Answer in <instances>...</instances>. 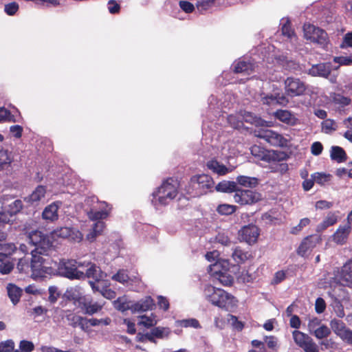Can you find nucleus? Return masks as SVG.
Listing matches in <instances>:
<instances>
[{"label": "nucleus", "instance_id": "3c124183", "mask_svg": "<svg viewBox=\"0 0 352 352\" xmlns=\"http://www.w3.org/2000/svg\"><path fill=\"white\" fill-rule=\"evenodd\" d=\"M236 207L230 204H221L217 207V212L221 214L229 215L235 211Z\"/></svg>", "mask_w": 352, "mask_h": 352}, {"label": "nucleus", "instance_id": "49530a36", "mask_svg": "<svg viewBox=\"0 0 352 352\" xmlns=\"http://www.w3.org/2000/svg\"><path fill=\"white\" fill-rule=\"evenodd\" d=\"M331 333L330 329L324 324L318 327L312 334H314L318 339H322L329 336Z\"/></svg>", "mask_w": 352, "mask_h": 352}, {"label": "nucleus", "instance_id": "f3484780", "mask_svg": "<svg viewBox=\"0 0 352 352\" xmlns=\"http://www.w3.org/2000/svg\"><path fill=\"white\" fill-rule=\"evenodd\" d=\"M79 303L82 305V309H84L85 313L88 315H93L98 313L102 309L104 305V302L101 301L94 302L85 296L79 298Z\"/></svg>", "mask_w": 352, "mask_h": 352}, {"label": "nucleus", "instance_id": "864d4df0", "mask_svg": "<svg viewBox=\"0 0 352 352\" xmlns=\"http://www.w3.org/2000/svg\"><path fill=\"white\" fill-rule=\"evenodd\" d=\"M111 279L124 284L129 280L128 274L124 270H120L116 274L113 275Z\"/></svg>", "mask_w": 352, "mask_h": 352}, {"label": "nucleus", "instance_id": "052dcab7", "mask_svg": "<svg viewBox=\"0 0 352 352\" xmlns=\"http://www.w3.org/2000/svg\"><path fill=\"white\" fill-rule=\"evenodd\" d=\"M14 268V264L12 262L7 261L0 263V273L2 274H9Z\"/></svg>", "mask_w": 352, "mask_h": 352}, {"label": "nucleus", "instance_id": "8fccbe9b", "mask_svg": "<svg viewBox=\"0 0 352 352\" xmlns=\"http://www.w3.org/2000/svg\"><path fill=\"white\" fill-rule=\"evenodd\" d=\"M17 250L14 243H0V251L3 255H10Z\"/></svg>", "mask_w": 352, "mask_h": 352}, {"label": "nucleus", "instance_id": "6ab92c4d", "mask_svg": "<svg viewBox=\"0 0 352 352\" xmlns=\"http://www.w3.org/2000/svg\"><path fill=\"white\" fill-rule=\"evenodd\" d=\"M351 231V223L347 222L344 226H340L333 234V241L338 244H344L346 243L348 236Z\"/></svg>", "mask_w": 352, "mask_h": 352}, {"label": "nucleus", "instance_id": "c03bdc74", "mask_svg": "<svg viewBox=\"0 0 352 352\" xmlns=\"http://www.w3.org/2000/svg\"><path fill=\"white\" fill-rule=\"evenodd\" d=\"M331 177V175L324 173H315L311 175V178L313 180L320 185L325 184L330 180Z\"/></svg>", "mask_w": 352, "mask_h": 352}, {"label": "nucleus", "instance_id": "4c0bfd02", "mask_svg": "<svg viewBox=\"0 0 352 352\" xmlns=\"http://www.w3.org/2000/svg\"><path fill=\"white\" fill-rule=\"evenodd\" d=\"M331 157L338 162H342L346 160V153L341 147L334 146L331 149Z\"/></svg>", "mask_w": 352, "mask_h": 352}, {"label": "nucleus", "instance_id": "ddd939ff", "mask_svg": "<svg viewBox=\"0 0 352 352\" xmlns=\"http://www.w3.org/2000/svg\"><path fill=\"white\" fill-rule=\"evenodd\" d=\"M54 237L69 239L74 242H80L83 238L82 234L78 230L69 227H61L53 232Z\"/></svg>", "mask_w": 352, "mask_h": 352}, {"label": "nucleus", "instance_id": "473e14b6", "mask_svg": "<svg viewBox=\"0 0 352 352\" xmlns=\"http://www.w3.org/2000/svg\"><path fill=\"white\" fill-rule=\"evenodd\" d=\"M115 307L121 311H125L126 310H131L133 313H135L133 302L128 301L124 298H119L114 303Z\"/></svg>", "mask_w": 352, "mask_h": 352}, {"label": "nucleus", "instance_id": "4468645a", "mask_svg": "<svg viewBox=\"0 0 352 352\" xmlns=\"http://www.w3.org/2000/svg\"><path fill=\"white\" fill-rule=\"evenodd\" d=\"M237 300L230 294L221 289L218 298L214 304L221 309L230 311L236 307Z\"/></svg>", "mask_w": 352, "mask_h": 352}, {"label": "nucleus", "instance_id": "f8f14e48", "mask_svg": "<svg viewBox=\"0 0 352 352\" xmlns=\"http://www.w3.org/2000/svg\"><path fill=\"white\" fill-rule=\"evenodd\" d=\"M28 238L35 248H41L45 250H54L52 243L50 238L41 231L34 230L29 233Z\"/></svg>", "mask_w": 352, "mask_h": 352}, {"label": "nucleus", "instance_id": "9d476101", "mask_svg": "<svg viewBox=\"0 0 352 352\" xmlns=\"http://www.w3.org/2000/svg\"><path fill=\"white\" fill-rule=\"evenodd\" d=\"M332 66L330 63H323L313 65L309 69L308 74L312 76H319L329 78L332 83L336 82L337 76L331 75Z\"/></svg>", "mask_w": 352, "mask_h": 352}, {"label": "nucleus", "instance_id": "ea45409f", "mask_svg": "<svg viewBox=\"0 0 352 352\" xmlns=\"http://www.w3.org/2000/svg\"><path fill=\"white\" fill-rule=\"evenodd\" d=\"M66 313L67 314L65 315V317L69 321V324L72 325L73 327H76L77 325L83 326V321H85L84 318L70 311H67Z\"/></svg>", "mask_w": 352, "mask_h": 352}, {"label": "nucleus", "instance_id": "58836bf2", "mask_svg": "<svg viewBox=\"0 0 352 352\" xmlns=\"http://www.w3.org/2000/svg\"><path fill=\"white\" fill-rule=\"evenodd\" d=\"M232 257L235 262L240 263L248 260L249 254L248 252L243 251L239 248H236L232 254Z\"/></svg>", "mask_w": 352, "mask_h": 352}, {"label": "nucleus", "instance_id": "bf43d9fd", "mask_svg": "<svg viewBox=\"0 0 352 352\" xmlns=\"http://www.w3.org/2000/svg\"><path fill=\"white\" fill-rule=\"evenodd\" d=\"M19 348L21 351L24 352H31L34 349V344L28 340H21L19 344Z\"/></svg>", "mask_w": 352, "mask_h": 352}, {"label": "nucleus", "instance_id": "6e6552de", "mask_svg": "<svg viewBox=\"0 0 352 352\" xmlns=\"http://www.w3.org/2000/svg\"><path fill=\"white\" fill-rule=\"evenodd\" d=\"M255 135L263 139L274 146L284 147L287 145V140L277 132L269 130L261 129L255 132Z\"/></svg>", "mask_w": 352, "mask_h": 352}, {"label": "nucleus", "instance_id": "a211bd4d", "mask_svg": "<svg viewBox=\"0 0 352 352\" xmlns=\"http://www.w3.org/2000/svg\"><path fill=\"white\" fill-rule=\"evenodd\" d=\"M251 154L263 161H275L278 158V153L274 151H267L259 146L254 145L250 148Z\"/></svg>", "mask_w": 352, "mask_h": 352}, {"label": "nucleus", "instance_id": "412c9836", "mask_svg": "<svg viewBox=\"0 0 352 352\" xmlns=\"http://www.w3.org/2000/svg\"><path fill=\"white\" fill-rule=\"evenodd\" d=\"M293 338L295 343L303 349L305 351L316 344L307 335L297 330L293 332Z\"/></svg>", "mask_w": 352, "mask_h": 352}, {"label": "nucleus", "instance_id": "09e8293b", "mask_svg": "<svg viewBox=\"0 0 352 352\" xmlns=\"http://www.w3.org/2000/svg\"><path fill=\"white\" fill-rule=\"evenodd\" d=\"M342 301L331 300V306L333 307L336 316L339 318H343L345 316L344 307L342 304Z\"/></svg>", "mask_w": 352, "mask_h": 352}, {"label": "nucleus", "instance_id": "20e7f679", "mask_svg": "<svg viewBox=\"0 0 352 352\" xmlns=\"http://www.w3.org/2000/svg\"><path fill=\"white\" fill-rule=\"evenodd\" d=\"M177 195V187L166 181L156 191L153 192L151 202L156 208L166 206L174 199Z\"/></svg>", "mask_w": 352, "mask_h": 352}, {"label": "nucleus", "instance_id": "13d9d810", "mask_svg": "<svg viewBox=\"0 0 352 352\" xmlns=\"http://www.w3.org/2000/svg\"><path fill=\"white\" fill-rule=\"evenodd\" d=\"M215 0H201L197 3V8L200 12L206 11L213 6Z\"/></svg>", "mask_w": 352, "mask_h": 352}, {"label": "nucleus", "instance_id": "4be33fe9", "mask_svg": "<svg viewBox=\"0 0 352 352\" xmlns=\"http://www.w3.org/2000/svg\"><path fill=\"white\" fill-rule=\"evenodd\" d=\"M338 212H329L316 228L317 232H322L327 228L336 224L338 220Z\"/></svg>", "mask_w": 352, "mask_h": 352}, {"label": "nucleus", "instance_id": "1a4fd4ad", "mask_svg": "<svg viewBox=\"0 0 352 352\" xmlns=\"http://www.w3.org/2000/svg\"><path fill=\"white\" fill-rule=\"evenodd\" d=\"M285 92L287 96L296 97L304 94L306 85L299 78L288 77L285 80Z\"/></svg>", "mask_w": 352, "mask_h": 352}, {"label": "nucleus", "instance_id": "2f4dec72", "mask_svg": "<svg viewBox=\"0 0 352 352\" xmlns=\"http://www.w3.org/2000/svg\"><path fill=\"white\" fill-rule=\"evenodd\" d=\"M219 256V254L217 251H212L208 252L206 254V258L210 262H214L213 264H211L209 266L208 270L210 272H214V274L219 273V267L220 266V263L217 261V258Z\"/></svg>", "mask_w": 352, "mask_h": 352}, {"label": "nucleus", "instance_id": "cd10ccee", "mask_svg": "<svg viewBox=\"0 0 352 352\" xmlns=\"http://www.w3.org/2000/svg\"><path fill=\"white\" fill-rule=\"evenodd\" d=\"M133 305L135 313L146 311L153 308L154 306V302L151 297L146 296L137 302H133Z\"/></svg>", "mask_w": 352, "mask_h": 352}, {"label": "nucleus", "instance_id": "de8ad7c7", "mask_svg": "<svg viewBox=\"0 0 352 352\" xmlns=\"http://www.w3.org/2000/svg\"><path fill=\"white\" fill-rule=\"evenodd\" d=\"M16 120L14 116L12 115L8 109L4 107L0 108V122H15Z\"/></svg>", "mask_w": 352, "mask_h": 352}, {"label": "nucleus", "instance_id": "a878e982", "mask_svg": "<svg viewBox=\"0 0 352 352\" xmlns=\"http://www.w3.org/2000/svg\"><path fill=\"white\" fill-rule=\"evenodd\" d=\"M8 296L13 305H16L21 297L22 289L14 284L9 283L6 287Z\"/></svg>", "mask_w": 352, "mask_h": 352}, {"label": "nucleus", "instance_id": "e2e57ef3", "mask_svg": "<svg viewBox=\"0 0 352 352\" xmlns=\"http://www.w3.org/2000/svg\"><path fill=\"white\" fill-rule=\"evenodd\" d=\"M326 309V302L322 298H318L315 303V309L318 314H322Z\"/></svg>", "mask_w": 352, "mask_h": 352}, {"label": "nucleus", "instance_id": "72a5a7b5", "mask_svg": "<svg viewBox=\"0 0 352 352\" xmlns=\"http://www.w3.org/2000/svg\"><path fill=\"white\" fill-rule=\"evenodd\" d=\"M138 324L146 328H150L157 324V319L155 316L153 314L150 316L142 315L139 316V321Z\"/></svg>", "mask_w": 352, "mask_h": 352}, {"label": "nucleus", "instance_id": "393cba45", "mask_svg": "<svg viewBox=\"0 0 352 352\" xmlns=\"http://www.w3.org/2000/svg\"><path fill=\"white\" fill-rule=\"evenodd\" d=\"M87 266L89 267L87 270L86 273H84V278L85 277L92 278L96 281L99 282L107 276V275L102 272L100 268L95 264L89 263Z\"/></svg>", "mask_w": 352, "mask_h": 352}, {"label": "nucleus", "instance_id": "37998d69", "mask_svg": "<svg viewBox=\"0 0 352 352\" xmlns=\"http://www.w3.org/2000/svg\"><path fill=\"white\" fill-rule=\"evenodd\" d=\"M13 160L11 153L7 150H0V168H3L5 166L10 165Z\"/></svg>", "mask_w": 352, "mask_h": 352}, {"label": "nucleus", "instance_id": "4d7b16f0", "mask_svg": "<svg viewBox=\"0 0 352 352\" xmlns=\"http://www.w3.org/2000/svg\"><path fill=\"white\" fill-rule=\"evenodd\" d=\"M14 348V342L12 340H8L0 342V352H12Z\"/></svg>", "mask_w": 352, "mask_h": 352}, {"label": "nucleus", "instance_id": "a19ab883", "mask_svg": "<svg viewBox=\"0 0 352 352\" xmlns=\"http://www.w3.org/2000/svg\"><path fill=\"white\" fill-rule=\"evenodd\" d=\"M311 223V219L305 217L300 220L298 225L293 226L290 230V233L292 234H299L304 228L308 226Z\"/></svg>", "mask_w": 352, "mask_h": 352}, {"label": "nucleus", "instance_id": "c756f323", "mask_svg": "<svg viewBox=\"0 0 352 352\" xmlns=\"http://www.w3.org/2000/svg\"><path fill=\"white\" fill-rule=\"evenodd\" d=\"M221 289L214 287L210 285H206L204 290L205 298L214 305Z\"/></svg>", "mask_w": 352, "mask_h": 352}, {"label": "nucleus", "instance_id": "423d86ee", "mask_svg": "<svg viewBox=\"0 0 352 352\" xmlns=\"http://www.w3.org/2000/svg\"><path fill=\"white\" fill-rule=\"evenodd\" d=\"M305 38L312 43L324 47L328 43V36L326 32L314 25L307 23L303 26Z\"/></svg>", "mask_w": 352, "mask_h": 352}, {"label": "nucleus", "instance_id": "9b49d317", "mask_svg": "<svg viewBox=\"0 0 352 352\" xmlns=\"http://www.w3.org/2000/svg\"><path fill=\"white\" fill-rule=\"evenodd\" d=\"M261 199L260 193L250 190H236L234 196L235 202L241 205L254 204Z\"/></svg>", "mask_w": 352, "mask_h": 352}, {"label": "nucleus", "instance_id": "f03ea898", "mask_svg": "<svg viewBox=\"0 0 352 352\" xmlns=\"http://www.w3.org/2000/svg\"><path fill=\"white\" fill-rule=\"evenodd\" d=\"M330 289L328 296L331 300L343 301L347 298V292L344 285L352 287V259L345 263L341 270L334 271L329 277Z\"/></svg>", "mask_w": 352, "mask_h": 352}, {"label": "nucleus", "instance_id": "69168bd1", "mask_svg": "<svg viewBox=\"0 0 352 352\" xmlns=\"http://www.w3.org/2000/svg\"><path fill=\"white\" fill-rule=\"evenodd\" d=\"M108 10L111 14H116L120 12V6L115 0L108 1Z\"/></svg>", "mask_w": 352, "mask_h": 352}, {"label": "nucleus", "instance_id": "603ef678", "mask_svg": "<svg viewBox=\"0 0 352 352\" xmlns=\"http://www.w3.org/2000/svg\"><path fill=\"white\" fill-rule=\"evenodd\" d=\"M152 335L158 338H164L168 337L170 333L168 328L166 327H155L152 330Z\"/></svg>", "mask_w": 352, "mask_h": 352}, {"label": "nucleus", "instance_id": "2eb2a0df", "mask_svg": "<svg viewBox=\"0 0 352 352\" xmlns=\"http://www.w3.org/2000/svg\"><path fill=\"white\" fill-rule=\"evenodd\" d=\"M258 236V228L254 225L245 226L239 232L240 240L244 241L248 244L254 243L257 241Z\"/></svg>", "mask_w": 352, "mask_h": 352}, {"label": "nucleus", "instance_id": "bb28decb", "mask_svg": "<svg viewBox=\"0 0 352 352\" xmlns=\"http://www.w3.org/2000/svg\"><path fill=\"white\" fill-rule=\"evenodd\" d=\"M274 116L280 121L290 125H294L297 122L296 117L287 110H278L274 113Z\"/></svg>", "mask_w": 352, "mask_h": 352}, {"label": "nucleus", "instance_id": "c85d7f7f", "mask_svg": "<svg viewBox=\"0 0 352 352\" xmlns=\"http://www.w3.org/2000/svg\"><path fill=\"white\" fill-rule=\"evenodd\" d=\"M46 188L43 186H37L25 199L32 204L36 203L45 199Z\"/></svg>", "mask_w": 352, "mask_h": 352}, {"label": "nucleus", "instance_id": "6e6d98bb", "mask_svg": "<svg viewBox=\"0 0 352 352\" xmlns=\"http://www.w3.org/2000/svg\"><path fill=\"white\" fill-rule=\"evenodd\" d=\"M333 61L338 63L340 65H351L352 54L349 56H336L333 58Z\"/></svg>", "mask_w": 352, "mask_h": 352}, {"label": "nucleus", "instance_id": "a18cd8bd", "mask_svg": "<svg viewBox=\"0 0 352 352\" xmlns=\"http://www.w3.org/2000/svg\"><path fill=\"white\" fill-rule=\"evenodd\" d=\"M336 129V123L331 119H326L322 122V131L325 133H331Z\"/></svg>", "mask_w": 352, "mask_h": 352}, {"label": "nucleus", "instance_id": "5701e85b", "mask_svg": "<svg viewBox=\"0 0 352 352\" xmlns=\"http://www.w3.org/2000/svg\"><path fill=\"white\" fill-rule=\"evenodd\" d=\"M255 70V66L250 60H241L234 64V72L249 75Z\"/></svg>", "mask_w": 352, "mask_h": 352}, {"label": "nucleus", "instance_id": "39448f33", "mask_svg": "<svg viewBox=\"0 0 352 352\" xmlns=\"http://www.w3.org/2000/svg\"><path fill=\"white\" fill-rule=\"evenodd\" d=\"M81 265V263H78L75 260L63 259L58 263V272L61 276L69 279H82L84 278V273L77 269Z\"/></svg>", "mask_w": 352, "mask_h": 352}, {"label": "nucleus", "instance_id": "7ed1b4c3", "mask_svg": "<svg viewBox=\"0 0 352 352\" xmlns=\"http://www.w3.org/2000/svg\"><path fill=\"white\" fill-rule=\"evenodd\" d=\"M86 201L88 204L91 203L89 210L87 212L88 218L91 221H97L86 236V239L92 242L104 230L105 224L100 220L106 219L109 216L111 208L107 202L99 201L95 197L88 198Z\"/></svg>", "mask_w": 352, "mask_h": 352}, {"label": "nucleus", "instance_id": "dca6fc26", "mask_svg": "<svg viewBox=\"0 0 352 352\" xmlns=\"http://www.w3.org/2000/svg\"><path fill=\"white\" fill-rule=\"evenodd\" d=\"M321 242V238L316 235H310L305 237L299 245L297 252L304 256L310 252L316 245Z\"/></svg>", "mask_w": 352, "mask_h": 352}, {"label": "nucleus", "instance_id": "e433bc0d", "mask_svg": "<svg viewBox=\"0 0 352 352\" xmlns=\"http://www.w3.org/2000/svg\"><path fill=\"white\" fill-rule=\"evenodd\" d=\"M262 101L264 104H274L276 103L283 104L285 101H286V99L284 96L280 94H270L262 97Z\"/></svg>", "mask_w": 352, "mask_h": 352}, {"label": "nucleus", "instance_id": "aec40b11", "mask_svg": "<svg viewBox=\"0 0 352 352\" xmlns=\"http://www.w3.org/2000/svg\"><path fill=\"white\" fill-rule=\"evenodd\" d=\"M61 206V202L55 201L48 205L43 211L42 217L43 219L54 222L58 219V210Z\"/></svg>", "mask_w": 352, "mask_h": 352}, {"label": "nucleus", "instance_id": "f704fd0d", "mask_svg": "<svg viewBox=\"0 0 352 352\" xmlns=\"http://www.w3.org/2000/svg\"><path fill=\"white\" fill-rule=\"evenodd\" d=\"M236 181L245 187L254 188L258 185V179L256 177L241 175L236 178Z\"/></svg>", "mask_w": 352, "mask_h": 352}, {"label": "nucleus", "instance_id": "7c9ffc66", "mask_svg": "<svg viewBox=\"0 0 352 352\" xmlns=\"http://www.w3.org/2000/svg\"><path fill=\"white\" fill-rule=\"evenodd\" d=\"M207 166L209 169H210L214 173L223 175L231 171L229 168H228L226 166L222 164H220L217 160H211L207 163Z\"/></svg>", "mask_w": 352, "mask_h": 352}, {"label": "nucleus", "instance_id": "b1692460", "mask_svg": "<svg viewBox=\"0 0 352 352\" xmlns=\"http://www.w3.org/2000/svg\"><path fill=\"white\" fill-rule=\"evenodd\" d=\"M23 206L21 200L11 199L5 202L2 208H3V212L12 216L19 212L22 210Z\"/></svg>", "mask_w": 352, "mask_h": 352}, {"label": "nucleus", "instance_id": "680f3d73", "mask_svg": "<svg viewBox=\"0 0 352 352\" xmlns=\"http://www.w3.org/2000/svg\"><path fill=\"white\" fill-rule=\"evenodd\" d=\"M179 5L180 8L186 13H191L195 10L194 5L186 1H180Z\"/></svg>", "mask_w": 352, "mask_h": 352}, {"label": "nucleus", "instance_id": "5fc2aeb1", "mask_svg": "<svg viewBox=\"0 0 352 352\" xmlns=\"http://www.w3.org/2000/svg\"><path fill=\"white\" fill-rule=\"evenodd\" d=\"M344 124L347 130L344 133V137L350 142H352V118H348L344 120Z\"/></svg>", "mask_w": 352, "mask_h": 352}, {"label": "nucleus", "instance_id": "0eeeda50", "mask_svg": "<svg viewBox=\"0 0 352 352\" xmlns=\"http://www.w3.org/2000/svg\"><path fill=\"white\" fill-rule=\"evenodd\" d=\"M190 185L195 191V195L200 196L206 194L213 188L214 182L210 176L202 174L193 176L190 179Z\"/></svg>", "mask_w": 352, "mask_h": 352}, {"label": "nucleus", "instance_id": "774afa93", "mask_svg": "<svg viewBox=\"0 0 352 352\" xmlns=\"http://www.w3.org/2000/svg\"><path fill=\"white\" fill-rule=\"evenodd\" d=\"M344 342L352 344V330L347 329L340 337Z\"/></svg>", "mask_w": 352, "mask_h": 352}, {"label": "nucleus", "instance_id": "0e129e2a", "mask_svg": "<svg viewBox=\"0 0 352 352\" xmlns=\"http://www.w3.org/2000/svg\"><path fill=\"white\" fill-rule=\"evenodd\" d=\"M320 323V320H319L317 318L310 319L308 322V329L309 332L312 333L316 329H318V327H320L322 325Z\"/></svg>", "mask_w": 352, "mask_h": 352}, {"label": "nucleus", "instance_id": "79ce46f5", "mask_svg": "<svg viewBox=\"0 0 352 352\" xmlns=\"http://www.w3.org/2000/svg\"><path fill=\"white\" fill-rule=\"evenodd\" d=\"M331 327L334 333L339 337H340L341 334H342L348 329L346 327L343 322L337 320H331Z\"/></svg>", "mask_w": 352, "mask_h": 352}, {"label": "nucleus", "instance_id": "c9c22d12", "mask_svg": "<svg viewBox=\"0 0 352 352\" xmlns=\"http://www.w3.org/2000/svg\"><path fill=\"white\" fill-rule=\"evenodd\" d=\"M219 192H229L236 191V184L234 182L223 181L219 182L215 187Z\"/></svg>", "mask_w": 352, "mask_h": 352}, {"label": "nucleus", "instance_id": "f257e3e1", "mask_svg": "<svg viewBox=\"0 0 352 352\" xmlns=\"http://www.w3.org/2000/svg\"><path fill=\"white\" fill-rule=\"evenodd\" d=\"M54 250H45L41 248H35L31 251L30 260L26 257L19 259L16 269L21 274H30L33 278L45 276L50 274V255Z\"/></svg>", "mask_w": 352, "mask_h": 352}, {"label": "nucleus", "instance_id": "338daca9", "mask_svg": "<svg viewBox=\"0 0 352 352\" xmlns=\"http://www.w3.org/2000/svg\"><path fill=\"white\" fill-rule=\"evenodd\" d=\"M265 342L267 344V346L271 349L275 350L278 347L277 338L274 336L265 337Z\"/></svg>", "mask_w": 352, "mask_h": 352}]
</instances>
